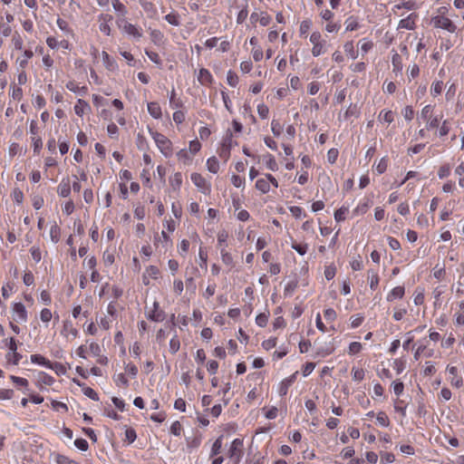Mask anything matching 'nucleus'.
Segmentation results:
<instances>
[{
    "mask_svg": "<svg viewBox=\"0 0 464 464\" xmlns=\"http://www.w3.org/2000/svg\"><path fill=\"white\" fill-rule=\"evenodd\" d=\"M150 132L152 135V138L155 140L160 150L166 157L171 155V153H172L171 141L161 133H159L157 131H151V130H150Z\"/></svg>",
    "mask_w": 464,
    "mask_h": 464,
    "instance_id": "1",
    "label": "nucleus"
},
{
    "mask_svg": "<svg viewBox=\"0 0 464 464\" xmlns=\"http://www.w3.org/2000/svg\"><path fill=\"white\" fill-rule=\"evenodd\" d=\"M433 23L435 27L445 29L450 33H454L457 29L456 25L448 17L436 16L433 18Z\"/></svg>",
    "mask_w": 464,
    "mask_h": 464,
    "instance_id": "2",
    "label": "nucleus"
},
{
    "mask_svg": "<svg viewBox=\"0 0 464 464\" xmlns=\"http://www.w3.org/2000/svg\"><path fill=\"white\" fill-rule=\"evenodd\" d=\"M117 24L119 27H122L123 31L127 33L130 35H132L134 37L140 38L141 36V34L139 32V30L136 28L135 25L128 23L125 18H118Z\"/></svg>",
    "mask_w": 464,
    "mask_h": 464,
    "instance_id": "3",
    "label": "nucleus"
},
{
    "mask_svg": "<svg viewBox=\"0 0 464 464\" xmlns=\"http://www.w3.org/2000/svg\"><path fill=\"white\" fill-rule=\"evenodd\" d=\"M112 21V15L108 14H102L99 16V22H100V30L104 33L106 35H110L111 34V27L109 26L108 23Z\"/></svg>",
    "mask_w": 464,
    "mask_h": 464,
    "instance_id": "4",
    "label": "nucleus"
},
{
    "mask_svg": "<svg viewBox=\"0 0 464 464\" xmlns=\"http://www.w3.org/2000/svg\"><path fill=\"white\" fill-rule=\"evenodd\" d=\"M57 192L61 197L66 198L71 193V182L69 179H63L57 188Z\"/></svg>",
    "mask_w": 464,
    "mask_h": 464,
    "instance_id": "5",
    "label": "nucleus"
},
{
    "mask_svg": "<svg viewBox=\"0 0 464 464\" xmlns=\"http://www.w3.org/2000/svg\"><path fill=\"white\" fill-rule=\"evenodd\" d=\"M296 373H297V372L295 373H294L293 375H291L290 377L285 379L281 382L280 388H279V395L280 396H285L287 394L289 387L294 383V382L295 380Z\"/></svg>",
    "mask_w": 464,
    "mask_h": 464,
    "instance_id": "6",
    "label": "nucleus"
},
{
    "mask_svg": "<svg viewBox=\"0 0 464 464\" xmlns=\"http://www.w3.org/2000/svg\"><path fill=\"white\" fill-rule=\"evenodd\" d=\"M62 334H64L66 337L71 335L72 338H76L78 335V331L76 328L73 327L71 322L65 321L63 324Z\"/></svg>",
    "mask_w": 464,
    "mask_h": 464,
    "instance_id": "7",
    "label": "nucleus"
},
{
    "mask_svg": "<svg viewBox=\"0 0 464 464\" xmlns=\"http://www.w3.org/2000/svg\"><path fill=\"white\" fill-rule=\"evenodd\" d=\"M242 445H243V442L241 440H239V439L234 440L231 444V447L229 449V456L231 458H233L238 454V457H240Z\"/></svg>",
    "mask_w": 464,
    "mask_h": 464,
    "instance_id": "8",
    "label": "nucleus"
},
{
    "mask_svg": "<svg viewBox=\"0 0 464 464\" xmlns=\"http://www.w3.org/2000/svg\"><path fill=\"white\" fill-rule=\"evenodd\" d=\"M191 180L198 188L202 189L203 192H206L207 181L199 173H193L191 175Z\"/></svg>",
    "mask_w": 464,
    "mask_h": 464,
    "instance_id": "9",
    "label": "nucleus"
},
{
    "mask_svg": "<svg viewBox=\"0 0 464 464\" xmlns=\"http://www.w3.org/2000/svg\"><path fill=\"white\" fill-rule=\"evenodd\" d=\"M14 312L17 314L18 318L25 322L27 320V312L22 303H15L14 305Z\"/></svg>",
    "mask_w": 464,
    "mask_h": 464,
    "instance_id": "10",
    "label": "nucleus"
},
{
    "mask_svg": "<svg viewBox=\"0 0 464 464\" xmlns=\"http://www.w3.org/2000/svg\"><path fill=\"white\" fill-rule=\"evenodd\" d=\"M404 295V287L396 286L394 287L387 296L389 302L393 301L396 298H402Z\"/></svg>",
    "mask_w": 464,
    "mask_h": 464,
    "instance_id": "11",
    "label": "nucleus"
},
{
    "mask_svg": "<svg viewBox=\"0 0 464 464\" xmlns=\"http://www.w3.org/2000/svg\"><path fill=\"white\" fill-rule=\"evenodd\" d=\"M148 111L150 114L155 119H160L161 117V109L157 102L148 103Z\"/></svg>",
    "mask_w": 464,
    "mask_h": 464,
    "instance_id": "12",
    "label": "nucleus"
},
{
    "mask_svg": "<svg viewBox=\"0 0 464 464\" xmlns=\"http://www.w3.org/2000/svg\"><path fill=\"white\" fill-rule=\"evenodd\" d=\"M154 311L150 314L149 318L155 322H161L164 320V313L163 311H159V304L157 302L154 303Z\"/></svg>",
    "mask_w": 464,
    "mask_h": 464,
    "instance_id": "13",
    "label": "nucleus"
},
{
    "mask_svg": "<svg viewBox=\"0 0 464 464\" xmlns=\"http://www.w3.org/2000/svg\"><path fill=\"white\" fill-rule=\"evenodd\" d=\"M112 6L114 10L119 14V18H124V16L127 14V8L126 6L121 3L119 0H112Z\"/></svg>",
    "mask_w": 464,
    "mask_h": 464,
    "instance_id": "14",
    "label": "nucleus"
},
{
    "mask_svg": "<svg viewBox=\"0 0 464 464\" xmlns=\"http://www.w3.org/2000/svg\"><path fill=\"white\" fill-rule=\"evenodd\" d=\"M198 81L202 84H208L212 82V76L207 69L202 68L199 70Z\"/></svg>",
    "mask_w": 464,
    "mask_h": 464,
    "instance_id": "15",
    "label": "nucleus"
},
{
    "mask_svg": "<svg viewBox=\"0 0 464 464\" xmlns=\"http://www.w3.org/2000/svg\"><path fill=\"white\" fill-rule=\"evenodd\" d=\"M413 14H410L407 18L401 19L399 23V28H405L409 30H412L415 27V23L411 19Z\"/></svg>",
    "mask_w": 464,
    "mask_h": 464,
    "instance_id": "16",
    "label": "nucleus"
},
{
    "mask_svg": "<svg viewBox=\"0 0 464 464\" xmlns=\"http://www.w3.org/2000/svg\"><path fill=\"white\" fill-rule=\"evenodd\" d=\"M31 361L34 363H39V364L44 365L46 367H52L51 362L40 354L31 355Z\"/></svg>",
    "mask_w": 464,
    "mask_h": 464,
    "instance_id": "17",
    "label": "nucleus"
},
{
    "mask_svg": "<svg viewBox=\"0 0 464 464\" xmlns=\"http://www.w3.org/2000/svg\"><path fill=\"white\" fill-rule=\"evenodd\" d=\"M220 254H221L222 262L225 265L233 267L234 266V261H233L232 256L225 248H221L220 249Z\"/></svg>",
    "mask_w": 464,
    "mask_h": 464,
    "instance_id": "18",
    "label": "nucleus"
},
{
    "mask_svg": "<svg viewBox=\"0 0 464 464\" xmlns=\"http://www.w3.org/2000/svg\"><path fill=\"white\" fill-rule=\"evenodd\" d=\"M256 188L262 193H266L270 189V185L268 180H266V179H260L256 180Z\"/></svg>",
    "mask_w": 464,
    "mask_h": 464,
    "instance_id": "19",
    "label": "nucleus"
},
{
    "mask_svg": "<svg viewBox=\"0 0 464 464\" xmlns=\"http://www.w3.org/2000/svg\"><path fill=\"white\" fill-rule=\"evenodd\" d=\"M208 169L212 173H217L219 169V164L215 157H212L207 161Z\"/></svg>",
    "mask_w": 464,
    "mask_h": 464,
    "instance_id": "20",
    "label": "nucleus"
},
{
    "mask_svg": "<svg viewBox=\"0 0 464 464\" xmlns=\"http://www.w3.org/2000/svg\"><path fill=\"white\" fill-rule=\"evenodd\" d=\"M368 275L370 277V287H371V289L374 290L377 288V286L379 285V276H378L377 273H375L372 270H369Z\"/></svg>",
    "mask_w": 464,
    "mask_h": 464,
    "instance_id": "21",
    "label": "nucleus"
},
{
    "mask_svg": "<svg viewBox=\"0 0 464 464\" xmlns=\"http://www.w3.org/2000/svg\"><path fill=\"white\" fill-rule=\"evenodd\" d=\"M392 63L394 71H401L402 68L401 57L399 53H393L392 57Z\"/></svg>",
    "mask_w": 464,
    "mask_h": 464,
    "instance_id": "22",
    "label": "nucleus"
},
{
    "mask_svg": "<svg viewBox=\"0 0 464 464\" xmlns=\"http://www.w3.org/2000/svg\"><path fill=\"white\" fill-rule=\"evenodd\" d=\"M222 438L223 436L218 437L216 441L212 445L211 449V456H216L220 453L222 448Z\"/></svg>",
    "mask_w": 464,
    "mask_h": 464,
    "instance_id": "23",
    "label": "nucleus"
},
{
    "mask_svg": "<svg viewBox=\"0 0 464 464\" xmlns=\"http://www.w3.org/2000/svg\"><path fill=\"white\" fill-rule=\"evenodd\" d=\"M50 235L53 242L57 243L60 239V227L57 224L52 226Z\"/></svg>",
    "mask_w": 464,
    "mask_h": 464,
    "instance_id": "24",
    "label": "nucleus"
},
{
    "mask_svg": "<svg viewBox=\"0 0 464 464\" xmlns=\"http://www.w3.org/2000/svg\"><path fill=\"white\" fill-rule=\"evenodd\" d=\"M182 183V176L180 172H177L174 174L173 178L170 180V184L174 189H177L180 187Z\"/></svg>",
    "mask_w": 464,
    "mask_h": 464,
    "instance_id": "25",
    "label": "nucleus"
},
{
    "mask_svg": "<svg viewBox=\"0 0 464 464\" xmlns=\"http://www.w3.org/2000/svg\"><path fill=\"white\" fill-rule=\"evenodd\" d=\"M348 212V208L342 207L337 209L334 213V218L337 222L343 221L345 219V215Z\"/></svg>",
    "mask_w": 464,
    "mask_h": 464,
    "instance_id": "26",
    "label": "nucleus"
},
{
    "mask_svg": "<svg viewBox=\"0 0 464 464\" xmlns=\"http://www.w3.org/2000/svg\"><path fill=\"white\" fill-rule=\"evenodd\" d=\"M227 81L230 86L235 87L238 83V77L234 72L229 71L227 72Z\"/></svg>",
    "mask_w": 464,
    "mask_h": 464,
    "instance_id": "27",
    "label": "nucleus"
},
{
    "mask_svg": "<svg viewBox=\"0 0 464 464\" xmlns=\"http://www.w3.org/2000/svg\"><path fill=\"white\" fill-rule=\"evenodd\" d=\"M82 392H83V394L87 397H89L90 399L93 400V401H98L99 400V396L97 394V392L90 388V387H84L82 389Z\"/></svg>",
    "mask_w": 464,
    "mask_h": 464,
    "instance_id": "28",
    "label": "nucleus"
},
{
    "mask_svg": "<svg viewBox=\"0 0 464 464\" xmlns=\"http://www.w3.org/2000/svg\"><path fill=\"white\" fill-rule=\"evenodd\" d=\"M169 103L170 105L173 107V108H179V107H181L182 106V102L180 99H178L176 98V92H175V90L173 89L172 92H171V95H170V98H169Z\"/></svg>",
    "mask_w": 464,
    "mask_h": 464,
    "instance_id": "29",
    "label": "nucleus"
},
{
    "mask_svg": "<svg viewBox=\"0 0 464 464\" xmlns=\"http://www.w3.org/2000/svg\"><path fill=\"white\" fill-rule=\"evenodd\" d=\"M6 358L9 362H12L14 364L17 365L22 358V355L17 352H12L6 354Z\"/></svg>",
    "mask_w": 464,
    "mask_h": 464,
    "instance_id": "30",
    "label": "nucleus"
},
{
    "mask_svg": "<svg viewBox=\"0 0 464 464\" xmlns=\"http://www.w3.org/2000/svg\"><path fill=\"white\" fill-rule=\"evenodd\" d=\"M377 421L379 422L380 425H382L383 427H388L390 424V420H389L387 415L382 411H381L377 414Z\"/></svg>",
    "mask_w": 464,
    "mask_h": 464,
    "instance_id": "31",
    "label": "nucleus"
},
{
    "mask_svg": "<svg viewBox=\"0 0 464 464\" xmlns=\"http://www.w3.org/2000/svg\"><path fill=\"white\" fill-rule=\"evenodd\" d=\"M84 107H88V104L82 101V100H78V102L77 104L74 106V111L77 115L79 116H82L83 114V109Z\"/></svg>",
    "mask_w": 464,
    "mask_h": 464,
    "instance_id": "32",
    "label": "nucleus"
},
{
    "mask_svg": "<svg viewBox=\"0 0 464 464\" xmlns=\"http://www.w3.org/2000/svg\"><path fill=\"white\" fill-rule=\"evenodd\" d=\"M74 445L82 451H86L89 448V444L84 439H76L74 440Z\"/></svg>",
    "mask_w": 464,
    "mask_h": 464,
    "instance_id": "33",
    "label": "nucleus"
},
{
    "mask_svg": "<svg viewBox=\"0 0 464 464\" xmlns=\"http://www.w3.org/2000/svg\"><path fill=\"white\" fill-rule=\"evenodd\" d=\"M267 160L266 161V167L270 169V170H276L277 169V163L275 160V158L272 156V155H268L267 157Z\"/></svg>",
    "mask_w": 464,
    "mask_h": 464,
    "instance_id": "34",
    "label": "nucleus"
},
{
    "mask_svg": "<svg viewBox=\"0 0 464 464\" xmlns=\"http://www.w3.org/2000/svg\"><path fill=\"white\" fill-rule=\"evenodd\" d=\"M267 321H268V315L265 313H262V314H259L256 318V324L261 326V327H264L267 324Z\"/></svg>",
    "mask_w": 464,
    "mask_h": 464,
    "instance_id": "35",
    "label": "nucleus"
},
{
    "mask_svg": "<svg viewBox=\"0 0 464 464\" xmlns=\"http://www.w3.org/2000/svg\"><path fill=\"white\" fill-rule=\"evenodd\" d=\"M271 129H272V132L275 136H279L282 132V126L280 125V123L276 121V120H273L272 122H271Z\"/></svg>",
    "mask_w": 464,
    "mask_h": 464,
    "instance_id": "36",
    "label": "nucleus"
},
{
    "mask_svg": "<svg viewBox=\"0 0 464 464\" xmlns=\"http://www.w3.org/2000/svg\"><path fill=\"white\" fill-rule=\"evenodd\" d=\"M292 248L295 249L299 255L304 256L307 251V245L294 243L292 245Z\"/></svg>",
    "mask_w": 464,
    "mask_h": 464,
    "instance_id": "37",
    "label": "nucleus"
},
{
    "mask_svg": "<svg viewBox=\"0 0 464 464\" xmlns=\"http://www.w3.org/2000/svg\"><path fill=\"white\" fill-rule=\"evenodd\" d=\"M379 117H382L383 121L392 123L394 121V115L392 111H382Z\"/></svg>",
    "mask_w": 464,
    "mask_h": 464,
    "instance_id": "38",
    "label": "nucleus"
},
{
    "mask_svg": "<svg viewBox=\"0 0 464 464\" xmlns=\"http://www.w3.org/2000/svg\"><path fill=\"white\" fill-rule=\"evenodd\" d=\"M257 112L262 119H266L268 116L269 109L266 105L260 104L257 106Z\"/></svg>",
    "mask_w": 464,
    "mask_h": 464,
    "instance_id": "39",
    "label": "nucleus"
},
{
    "mask_svg": "<svg viewBox=\"0 0 464 464\" xmlns=\"http://www.w3.org/2000/svg\"><path fill=\"white\" fill-rule=\"evenodd\" d=\"M450 168L449 165H443L440 168L438 171V176L440 179H444L450 175Z\"/></svg>",
    "mask_w": 464,
    "mask_h": 464,
    "instance_id": "40",
    "label": "nucleus"
},
{
    "mask_svg": "<svg viewBox=\"0 0 464 464\" xmlns=\"http://www.w3.org/2000/svg\"><path fill=\"white\" fill-rule=\"evenodd\" d=\"M312 22L310 20H304L300 24V34H305L311 28Z\"/></svg>",
    "mask_w": 464,
    "mask_h": 464,
    "instance_id": "41",
    "label": "nucleus"
},
{
    "mask_svg": "<svg viewBox=\"0 0 464 464\" xmlns=\"http://www.w3.org/2000/svg\"><path fill=\"white\" fill-rule=\"evenodd\" d=\"M336 273V268L334 266H329L324 270V276L327 280H331L334 277Z\"/></svg>",
    "mask_w": 464,
    "mask_h": 464,
    "instance_id": "42",
    "label": "nucleus"
},
{
    "mask_svg": "<svg viewBox=\"0 0 464 464\" xmlns=\"http://www.w3.org/2000/svg\"><path fill=\"white\" fill-rule=\"evenodd\" d=\"M231 145H232V132L229 130H227V135L223 139L221 146L231 149Z\"/></svg>",
    "mask_w": 464,
    "mask_h": 464,
    "instance_id": "43",
    "label": "nucleus"
},
{
    "mask_svg": "<svg viewBox=\"0 0 464 464\" xmlns=\"http://www.w3.org/2000/svg\"><path fill=\"white\" fill-rule=\"evenodd\" d=\"M41 320L44 323H48L52 319V313L49 309L44 308L40 314Z\"/></svg>",
    "mask_w": 464,
    "mask_h": 464,
    "instance_id": "44",
    "label": "nucleus"
},
{
    "mask_svg": "<svg viewBox=\"0 0 464 464\" xmlns=\"http://www.w3.org/2000/svg\"><path fill=\"white\" fill-rule=\"evenodd\" d=\"M125 437L130 443H132L137 438L136 431L131 428L127 429L125 430Z\"/></svg>",
    "mask_w": 464,
    "mask_h": 464,
    "instance_id": "45",
    "label": "nucleus"
},
{
    "mask_svg": "<svg viewBox=\"0 0 464 464\" xmlns=\"http://www.w3.org/2000/svg\"><path fill=\"white\" fill-rule=\"evenodd\" d=\"M362 350V344L359 342L350 343L349 353L352 354L358 353Z\"/></svg>",
    "mask_w": 464,
    "mask_h": 464,
    "instance_id": "46",
    "label": "nucleus"
},
{
    "mask_svg": "<svg viewBox=\"0 0 464 464\" xmlns=\"http://www.w3.org/2000/svg\"><path fill=\"white\" fill-rule=\"evenodd\" d=\"M146 274L151 278H157L160 274V270L157 266H150L146 269Z\"/></svg>",
    "mask_w": 464,
    "mask_h": 464,
    "instance_id": "47",
    "label": "nucleus"
},
{
    "mask_svg": "<svg viewBox=\"0 0 464 464\" xmlns=\"http://www.w3.org/2000/svg\"><path fill=\"white\" fill-rule=\"evenodd\" d=\"M276 345V338H271V339L266 340L262 343L263 348L267 351L274 348Z\"/></svg>",
    "mask_w": 464,
    "mask_h": 464,
    "instance_id": "48",
    "label": "nucleus"
},
{
    "mask_svg": "<svg viewBox=\"0 0 464 464\" xmlns=\"http://www.w3.org/2000/svg\"><path fill=\"white\" fill-rule=\"evenodd\" d=\"M343 47H344V51L347 53V54H349L353 59L356 58V55H355V53L353 50V42H347Z\"/></svg>",
    "mask_w": 464,
    "mask_h": 464,
    "instance_id": "49",
    "label": "nucleus"
},
{
    "mask_svg": "<svg viewBox=\"0 0 464 464\" xmlns=\"http://www.w3.org/2000/svg\"><path fill=\"white\" fill-rule=\"evenodd\" d=\"M218 154L221 159H223L225 161H227L230 156V149L221 146V148L219 149Z\"/></svg>",
    "mask_w": 464,
    "mask_h": 464,
    "instance_id": "50",
    "label": "nucleus"
},
{
    "mask_svg": "<svg viewBox=\"0 0 464 464\" xmlns=\"http://www.w3.org/2000/svg\"><path fill=\"white\" fill-rule=\"evenodd\" d=\"M395 459V457L392 453L385 452L384 454H382L381 456V461L382 463H392Z\"/></svg>",
    "mask_w": 464,
    "mask_h": 464,
    "instance_id": "51",
    "label": "nucleus"
},
{
    "mask_svg": "<svg viewBox=\"0 0 464 464\" xmlns=\"http://www.w3.org/2000/svg\"><path fill=\"white\" fill-rule=\"evenodd\" d=\"M353 378L355 381H362L364 378V371L362 369H353Z\"/></svg>",
    "mask_w": 464,
    "mask_h": 464,
    "instance_id": "52",
    "label": "nucleus"
},
{
    "mask_svg": "<svg viewBox=\"0 0 464 464\" xmlns=\"http://www.w3.org/2000/svg\"><path fill=\"white\" fill-rule=\"evenodd\" d=\"M115 382L117 385H122L123 387H128L129 385V381L123 373L118 374Z\"/></svg>",
    "mask_w": 464,
    "mask_h": 464,
    "instance_id": "53",
    "label": "nucleus"
},
{
    "mask_svg": "<svg viewBox=\"0 0 464 464\" xmlns=\"http://www.w3.org/2000/svg\"><path fill=\"white\" fill-rule=\"evenodd\" d=\"M323 53H324V44L322 43L318 44H314V46L312 48V53L314 57L319 56Z\"/></svg>",
    "mask_w": 464,
    "mask_h": 464,
    "instance_id": "54",
    "label": "nucleus"
},
{
    "mask_svg": "<svg viewBox=\"0 0 464 464\" xmlns=\"http://www.w3.org/2000/svg\"><path fill=\"white\" fill-rule=\"evenodd\" d=\"M201 148V144L198 140H192L190 141L189 143V150L191 153L195 154L197 153L198 151H199Z\"/></svg>",
    "mask_w": 464,
    "mask_h": 464,
    "instance_id": "55",
    "label": "nucleus"
},
{
    "mask_svg": "<svg viewBox=\"0 0 464 464\" xmlns=\"http://www.w3.org/2000/svg\"><path fill=\"white\" fill-rule=\"evenodd\" d=\"M33 141H34V153H37L39 154L42 147H43V141H42V139L41 138H33Z\"/></svg>",
    "mask_w": 464,
    "mask_h": 464,
    "instance_id": "56",
    "label": "nucleus"
},
{
    "mask_svg": "<svg viewBox=\"0 0 464 464\" xmlns=\"http://www.w3.org/2000/svg\"><path fill=\"white\" fill-rule=\"evenodd\" d=\"M54 459H55V462L56 464H68L70 459L64 455H62V454H55L54 455Z\"/></svg>",
    "mask_w": 464,
    "mask_h": 464,
    "instance_id": "57",
    "label": "nucleus"
},
{
    "mask_svg": "<svg viewBox=\"0 0 464 464\" xmlns=\"http://www.w3.org/2000/svg\"><path fill=\"white\" fill-rule=\"evenodd\" d=\"M170 431L175 436H179L181 432V425L179 421H175L172 423L170 427Z\"/></svg>",
    "mask_w": 464,
    "mask_h": 464,
    "instance_id": "58",
    "label": "nucleus"
},
{
    "mask_svg": "<svg viewBox=\"0 0 464 464\" xmlns=\"http://www.w3.org/2000/svg\"><path fill=\"white\" fill-rule=\"evenodd\" d=\"M173 120L176 123H182L185 121V115L181 111L173 113Z\"/></svg>",
    "mask_w": 464,
    "mask_h": 464,
    "instance_id": "59",
    "label": "nucleus"
},
{
    "mask_svg": "<svg viewBox=\"0 0 464 464\" xmlns=\"http://www.w3.org/2000/svg\"><path fill=\"white\" fill-rule=\"evenodd\" d=\"M324 318L328 321H334L336 318V313L334 309H326L324 313Z\"/></svg>",
    "mask_w": 464,
    "mask_h": 464,
    "instance_id": "60",
    "label": "nucleus"
},
{
    "mask_svg": "<svg viewBox=\"0 0 464 464\" xmlns=\"http://www.w3.org/2000/svg\"><path fill=\"white\" fill-rule=\"evenodd\" d=\"M403 116L407 121H411L414 117V111L411 106L405 107Z\"/></svg>",
    "mask_w": 464,
    "mask_h": 464,
    "instance_id": "61",
    "label": "nucleus"
},
{
    "mask_svg": "<svg viewBox=\"0 0 464 464\" xmlns=\"http://www.w3.org/2000/svg\"><path fill=\"white\" fill-rule=\"evenodd\" d=\"M442 88H443V82H437L436 83L433 84V86L431 88V92L434 95L440 94L441 92H442Z\"/></svg>",
    "mask_w": 464,
    "mask_h": 464,
    "instance_id": "62",
    "label": "nucleus"
},
{
    "mask_svg": "<svg viewBox=\"0 0 464 464\" xmlns=\"http://www.w3.org/2000/svg\"><path fill=\"white\" fill-rule=\"evenodd\" d=\"M12 97L14 100L20 101L23 97V90L20 87H14L12 91Z\"/></svg>",
    "mask_w": 464,
    "mask_h": 464,
    "instance_id": "63",
    "label": "nucleus"
},
{
    "mask_svg": "<svg viewBox=\"0 0 464 464\" xmlns=\"http://www.w3.org/2000/svg\"><path fill=\"white\" fill-rule=\"evenodd\" d=\"M174 407L177 410H179L181 411H185V410H186V401L183 399H181V398L177 399L175 401Z\"/></svg>",
    "mask_w": 464,
    "mask_h": 464,
    "instance_id": "64",
    "label": "nucleus"
}]
</instances>
